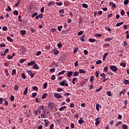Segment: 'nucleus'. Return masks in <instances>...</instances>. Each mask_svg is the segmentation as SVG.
Listing matches in <instances>:
<instances>
[{
	"label": "nucleus",
	"mask_w": 129,
	"mask_h": 129,
	"mask_svg": "<svg viewBox=\"0 0 129 129\" xmlns=\"http://www.w3.org/2000/svg\"><path fill=\"white\" fill-rule=\"evenodd\" d=\"M54 97L55 98H57V99H58L59 98H61L62 97V96L59 93H54Z\"/></svg>",
	"instance_id": "obj_1"
},
{
	"label": "nucleus",
	"mask_w": 129,
	"mask_h": 129,
	"mask_svg": "<svg viewBox=\"0 0 129 129\" xmlns=\"http://www.w3.org/2000/svg\"><path fill=\"white\" fill-rule=\"evenodd\" d=\"M110 69H111L112 71H113V72H116V71H117V68L114 66H111L110 67Z\"/></svg>",
	"instance_id": "obj_2"
},
{
	"label": "nucleus",
	"mask_w": 129,
	"mask_h": 129,
	"mask_svg": "<svg viewBox=\"0 0 129 129\" xmlns=\"http://www.w3.org/2000/svg\"><path fill=\"white\" fill-rule=\"evenodd\" d=\"M27 72L29 74V75L30 76V77H31V78H33V77L35 76V74H33V72H31V70H29L27 71Z\"/></svg>",
	"instance_id": "obj_3"
},
{
	"label": "nucleus",
	"mask_w": 129,
	"mask_h": 129,
	"mask_svg": "<svg viewBox=\"0 0 129 129\" xmlns=\"http://www.w3.org/2000/svg\"><path fill=\"white\" fill-rule=\"evenodd\" d=\"M99 119H100V117H98V118H96L95 120L96 121V122H95V125H98V124H99L100 121H99Z\"/></svg>",
	"instance_id": "obj_4"
},
{
	"label": "nucleus",
	"mask_w": 129,
	"mask_h": 129,
	"mask_svg": "<svg viewBox=\"0 0 129 129\" xmlns=\"http://www.w3.org/2000/svg\"><path fill=\"white\" fill-rule=\"evenodd\" d=\"M35 63H36V61H35V60L31 61L27 63V66H32V65H34Z\"/></svg>",
	"instance_id": "obj_5"
},
{
	"label": "nucleus",
	"mask_w": 129,
	"mask_h": 129,
	"mask_svg": "<svg viewBox=\"0 0 129 129\" xmlns=\"http://www.w3.org/2000/svg\"><path fill=\"white\" fill-rule=\"evenodd\" d=\"M48 105L49 107H50V108H54V103L49 102L48 103Z\"/></svg>",
	"instance_id": "obj_6"
},
{
	"label": "nucleus",
	"mask_w": 129,
	"mask_h": 129,
	"mask_svg": "<svg viewBox=\"0 0 129 129\" xmlns=\"http://www.w3.org/2000/svg\"><path fill=\"white\" fill-rule=\"evenodd\" d=\"M78 122L80 124H82V123H84V120H83L82 117H81L80 119L79 120Z\"/></svg>",
	"instance_id": "obj_7"
},
{
	"label": "nucleus",
	"mask_w": 129,
	"mask_h": 129,
	"mask_svg": "<svg viewBox=\"0 0 129 129\" xmlns=\"http://www.w3.org/2000/svg\"><path fill=\"white\" fill-rule=\"evenodd\" d=\"M44 109V106L41 105L39 108H38L37 111H38L39 113H41V110Z\"/></svg>",
	"instance_id": "obj_8"
},
{
	"label": "nucleus",
	"mask_w": 129,
	"mask_h": 129,
	"mask_svg": "<svg viewBox=\"0 0 129 129\" xmlns=\"http://www.w3.org/2000/svg\"><path fill=\"white\" fill-rule=\"evenodd\" d=\"M52 50L53 51L54 55H57V54H59V50H58L57 49H52Z\"/></svg>",
	"instance_id": "obj_9"
},
{
	"label": "nucleus",
	"mask_w": 129,
	"mask_h": 129,
	"mask_svg": "<svg viewBox=\"0 0 129 129\" xmlns=\"http://www.w3.org/2000/svg\"><path fill=\"white\" fill-rule=\"evenodd\" d=\"M44 121H45L44 126L47 127V126H48V124H49V123H50V122L49 121V120L47 119H44Z\"/></svg>",
	"instance_id": "obj_10"
},
{
	"label": "nucleus",
	"mask_w": 129,
	"mask_h": 129,
	"mask_svg": "<svg viewBox=\"0 0 129 129\" xmlns=\"http://www.w3.org/2000/svg\"><path fill=\"white\" fill-rule=\"evenodd\" d=\"M65 83H66V81L63 80L60 83L61 86H65Z\"/></svg>",
	"instance_id": "obj_11"
},
{
	"label": "nucleus",
	"mask_w": 129,
	"mask_h": 129,
	"mask_svg": "<svg viewBox=\"0 0 129 129\" xmlns=\"http://www.w3.org/2000/svg\"><path fill=\"white\" fill-rule=\"evenodd\" d=\"M119 94L120 96L121 95V94H123V95H124V94H125V89L122 90L119 93Z\"/></svg>",
	"instance_id": "obj_12"
},
{
	"label": "nucleus",
	"mask_w": 129,
	"mask_h": 129,
	"mask_svg": "<svg viewBox=\"0 0 129 129\" xmlns=\"http://www.w3.org/2000/svg\"><path fill=\"white\" fill-rule=\"evenodd\" d=\"M72 74H73V72L72 71L69 72L67 74L68 77H71V76H72Z\"/></svg>",
	"instance_id": "obj_13"
},
{
	"label": "nucleus",
	"mask_w": 129,
	"mask_h": 129,
	"mask_svg": "<svg viewBox=\"0 0 129 129\" xmlns=\"http://www.w3.org/2000/svg\"><path fill=\"white\" fill-rule=\"evenodd\" d=\"M33 68L34 69H40V67H38V64H33Z\"/></svg>",
	"instance_id": "obj_14"
},
{
	"label": "nucleus",
	"mask_w": 129,
	"mask_h": 129,
	"mask_svg": "<svg viewBox=\"0 0 129 129\" xmlns=\"http://www.w3.org/2000/svg\"><path fill=\"white\" fill-rule=\"evenodd\" d=\"M27 93H28V87H26V88H25L23 94L24 95H27Z\"/></svg>",
	"instance_id": "obj_15"
},
{
	"label": "nucleus",
	"mask_w": 129,
	"mask_h": 129,
	"mask_svg": "<svg viewBox=\"0 0 129 129\" xmlns=\"http://www.w3.org/2000/svg\"><path fill=\"white\" fill-rule=\"evenodd\" d=\"M102 79H103V82H106V81H107V80H109V78H101V80H102Z\"/></svg>",
	"instance_id": "obj_16"
},
{
	"label": "nucleus",
	"mask_w": 129,
	"mask_h": 129,
	"mask_svg": "<svg viewBox=\"0 0 129 129\" xmlns=\"http://www.w3.org/2000/svg\"><path fill=\"white\" fill-rule=\"evenodd\" d=\"M89 41L91 43H94V42H95L96 40H95V39H92V38H90L89 39Z\"/></svg>",
	"instance_id": "obj_17"
},
{
	"label": "nucleus",
	"mask_w": 129,
	"mask_h": 129,
	"mask_svg": "<svg viewBox=\"0 0 129 129\" xmlns=\"http://www.w3.org/2000/svg\"><path fill=\"white\" fill-rule=\"evenodd\" d=\"M55 4V2H54V1H50L49 3H48L47 7H50V5H54Z\"/></svg>",
	"instance_id": "obj_18"
},
{
	"label": "nucleus",
	"mask_w": 129,
	"mask_h": 129,
	"mask_svg": "<svg viewBox=\"0 0 129 129\" xmlns=\"http://www.w3.org/2000/svg\"><path fill=\"white\" fill-rule=\"evenodd\" d=\"M93 80H94V76H91L90 77V82H93Z\"/></svg>",
	"instance_id": "obj_19"
},
{
	"label": "nucleus",
	"mask_w": 129,
	"mask_h": 129,
	"mask_svg": "<svg viewBox=\"0 0 129 129\" xmlns=\"http://www.w3.org/2000/svg\"><path fill=\"white\" fill-rule=\"evenodd\" d=\"M32 89L33 90H35L36 91H38V90H39V89L38 88V87L37 86H33L32 87Z\"/></svg>",
	"instance_id": "obj_20"
},
{
	"label": "nucleus",
	"mask_w": 129,
	"mask_h": 129,
	"mask_svg": "<svg viewBox=\"0 0 129 129\" xmlns=\"http://www.w3.org/2000/svg\"><path fill=\"white\" fill-rule=\"evenodd\" d=\"M83 8H85V9H87L88 8V6L86 4H82Z\"/></svg>",
	"instance_id": "obj_21"
},
{
	"label": "nucleus",
	"mask_w": 129,
	"mask_h": 129,
	"mask_svg": "<svg viewBox=\"0 0 129 129\" xmlns=\"http://www.w3.org/2000/svg\"><path fill=\"white\" fill-rule=\"evenodd\" d=\"M78 75H79V73L78 72H75L74 73V76L75 77H76V76H78Z\"/></svg>",
	"instance_id": "obj_22"
},
{
	"label": "nucleus",
	"mask_w": 129,
	"mask_h": 129,
	"mask_svg": "<svg viewBox=\"0 0 129 129\" xmlns=\"http://www.w3.org/2000/svg\"><path fill=\"white\" fill-rule=\"evenodd\" d=\"M121 25H123V22H120V23H118L116 25V27H119V26H121Z\"/></svg>",
	"instance_id": "obj_23"
},
{
	"label": "nucleus",
	"mask_w": 129,
	"mask_h": 129,
	"mask_svg": "<svg viewBox=\"0 0 129 129\" xmlns=\"http://www.w3.org/2000/svg\"><path fill=\"white\" fill-rule=\"evenodd\" d=\"M107 56V53L106 52L104 54L103 56V60H105V58H106V56Z\"/></svg>",
	"instance_id": "obj_24"
},
{
	"label": "nucleus",
	"mask_w": 129,
	"mask_h": 129,
	"mask_svg": "<svg viewBox=\"0 0 129 129\" xmlns=\"http://www.w3.org/2000/svg\"><path fill=\"white\" fill-rule=\"evenodd\" d=\"M21 77H22V78H23V79H26V75H25V74H24V73H22L21 74Z\"/></svg>",
	"instance_id": "obj_25"
},
{
	"label": "nucleus",
	"mask_w": 129,
	"mask_h": 129,
	"mask_svg": "<svg viewBox=\"0 0 129 129\" xmlns=\"http://www.w3.org/2000/svg\"><path fill=\"white\" fill-rule=\"evenodd\" d=\"M7 40H8V41H10V42H11L14 41V40H13V39H12V38H11V37H8Z\"/></svg>",
	"instance_id": "obj_26"
},
{
	"label": "nucleus",
	"mask_w": 129,
	"mask_h": 129,
	"mask_svg": "<svg viewBox=\"0 0 129 129\" xmlns=\"http://www.w3.org/2000/svg\"><path fill=\"white\" fill-rule=\"evenodd\" d=\"M96 108L98 111H99V104L98 103L96 104Z\"/></svg>",
	"instance_id": "obj_27"
},
{
	"label": "nucleus",
	"mask_w": 129,
	"mask_h": 129,
	"mask_svg": "<svg viewBox=\"0 0 129 129\" xmlns=\"http://www.w3.org/2000/svg\"><path fill=\"white\" fill-rule=\"evenodd\" d=\"M13 14L15 15L16 16H18L19 15V12H18V11L17 10H15L13 13Z\"/></svg>",
	"instance_id": "obj_28"
},
{
	"label": "nucleus",
	"mask_w": 129,
	"mask_h": 129,
	"mask_svg": "<svg viewBox=\"0 0 129 129\" xmlns=\"http://www.w3.org/2000/svg\"><path fill=\"white\" fill-rule=\"evenodd\" d=\"M65 108H66V106H62L61 107H60L59 109V111H62V110L63 109H65Z\"/></svg>",
	"instance_id": "obj_29"
},
{
	"label": "nucleus",
	"mask_w": 129,
	"mask_h": 129,
	"mask_svg": "<svg viewBox=\"0 0 129 129\" xmlns=\"http://www.w3.org/2000/svg\"><path fill=\"white\" fill-rule=\"evenodd\" d=\"M62 28H63V26L62 25H61L60 26H58L57 27L58 31H59V32H61V29H62Z\"/></svg>",
	"instance_id": "obj_30"
},
{
	"label": "nucleus",
	"mask_w": 129,
	"mask_h": 129,
	"mask_svg": "<svg viewBox=\"0 0 129 129\" xmlns=\"http://www.w3.org/2000/svg\"><path fill=\"white\" fill-rule=\"evenodd\" d=\"M112 40V38L108 37L105 39V41L106 42L107 41H111Z\"/></svg>",
	"instance_id": "obj_31"
},
{
	"label": "nucleus",
	"mask_w": 129,
	"mask_h": 129,
	"mask_svg": "<svg viewBox=\"0 0 129 129\" xmlns=\"http://www.w3.org/2000/svg\"><path fill=\"white\" fill-rule=\"evenodd\" d=\"M20 32H21V35H22V36H24V35L26 34V30H21Z\"/></svg>",
	"instance_id": "obj_32"
},
{
	"label": "nucleus",
	"mask_w": 129,
	"mask_h": 129,
	"mask_svg": "<svg viewBox=\"0 0 129 129\" xmlns=\"http://www.w3.org/2000/svg\"><path fill=\"white\" fill-rule=\"evenodd\" d=\"M120 65V66H122V67H123V68H124V67H125V66H126V64L125 63H123V62H121Z\"/></svg>",
	"instance_id": "obj_33"
},
{
	"label": "nucleus",
	"mask_w": 129,
	"mask_h": 129,
	"mask_svg": "<svg viewBox=\"0 0 129 129\" xmlns=\"http://www.w3.org/2000/svg\"><path fill=\"white\" fill-rule=\"evenodd\" d=\"M95 75L96 77L98 78V76H99V72L96 71V72H95Z\"/></svg>",
	"instance_id": "obj_34"
},
{
	"label": "nucleus",
	"mask_w": 129,
	"mask_h": 129,
	"mask_svg": "<svg viewBox=\"0 0 129 129\" xmlns=\"http://www.w3.org/2000/svg\"><path fill=\"white\" fill-rule=\"evenodd\" d=\"M122 128H123V129H127V128H128L127 125H126V124H123V125H122Z\"/></svg>",
	"instance_id": "obj_35"
},
{
	"label": "nucleus",
	"mask_w": 129,
	"mask_h": 129,
	"mask_svg": "<svg viewBox=\"0 0 129 129\" xmlns=\"http://www.w3.org/2000/svg\"><path fill=\"white\" fill-rule=\"evenodd\" d=\"M79 73H83V74H84V73H86V72H85V71H84V70H82V69H80V70H79Z\"/></svg>",
	"instance_id": "obj_36"
},
{
	"label": "nucleus",
	"mask_w": 129,
	"mask_h": 129,
	"mask_svg": "<svg viewBox=\"0 0 129 129\" xmlns=\"http://www.w3.org/2000/svg\"><path fill=\"white\" fill-rule=\"evenodd\" d=\"M65 73V71H62L61 72H59L58 74V76L62 75Z\"/></svg>",
	"instance_id": "obj_37"
},
{
	"label": "nucleus",
	"mask_w": 129,
	"mask_h": 129,
	"mask_svg": "<svg viewBox=\"0 0 129 129\" xmlns=\"http://www.w3.org/2000/svg\"><path fill=\"white\" fill-rule=\"evenodd\" d=\"M20 3H21V1L18 0V2L15 5V7H18L20 5Z\"/></svg>",
	"instance_id": "obj_38"
},
{
	"label": "nucleus",
	"mask_w": 129,
	"mask_h": 129,
	"mask_svg": "<svg viewBox=\"0 0 129 129\" xmlns=\"http://www.w3.org/2000/svg\"><path fill=\"white\" fill-rule=\"evenodd\" d=\"M101 36H102V34L99 33H97L95 35V37H98L99 38V37H101Z\"/></svg>",
	"instance_id": "obj_39"
},
{
	"label": "nucleus",
	"mask_w": 129,
	"mask_h": 129,
	"mask_svg": "<svg viewBox=\"0 0 129 129\" xmlns=\"http://www.w3.org/2000/svg\"><path fill=\"white\" fill-rule=\"evenodd\" d=\"M10 100L11 101H14L15 100V96H13V95L11 96Z\"/></svg>",
	"instance_id": "obj_40"
},
{
	"label": "nucleus",
	"mask_w": 129,
	"mask_h": 129,
	"mask_svg": "<svg viewBox=\"0 0 129 129\" xmlns=\"http://www.w3.org/2000/svg\"><path fill=\"white\" fill-rule=\"evenodd\" d=\"M37 15H38V13L35 12V13L33 14V15H32V18H35V17H36V16H37Z\"/></svg>",
	"instance_id": "obj_41"
},
{
	"label": "nucleus",
	"mask_w": 129,
	"mask_h": 129,
	"mask_svg": "<svg viewBox=\"0 0 129 129\" xmlns=\"http://www.w3.org/2000/svg\"><path fill=\"white\" fill-rule=\"evenodd\" d=\"M123 83H124V84H129V81H128V80H125L123 81Z\"/></svg>",
	"instance_id": "obj_42"
},
{
	"label": "nucleus",
	"mask_w": 129,
	"mask_h": 129,
	"mask_svg": "<svg viewBox=\"0 0 129 129\" xmlns=\"http://www.w3.org/2000/svg\"><path fill=\"white\" fill-rule=\"evenodd\" d=\"M6 11L7 12H11V11H12V8H11V7L10 6H8Z\"/></svg>",
	"instance_id": "obj_43"
},
{
	"label": "nucleus",
	"mask_w": 129,
	"mask_h": 129,
	"mask_svg": "<svg viewBox=\"0 0 129 129\" xmlns=\"http://www.w3.org/2000/svg\"><path fill=\"white\" fill-rule=\"evenodd\" d=\"M75 81H76V78H74L73 80H72V83L74 85H75Z\"/></svg>",
	"instance_id": "obj_44"
},
{
	"label": "nucleus",
	"mask_w": 129,
	"mask_h": 129,
	"mask_svg": "<svg viewBox=\"0 0 129 129\" xmlns=\"http://www.w3.org/2000/svg\"><path fill=\"white\" fill-rule=\"evenodd\" d=\"M101 89H102V87H101L99 89H97L95 91L96 92H99V91H100Z\"/></svg>",
	"instance_id": "obj_45"
},
{
	"label": "nucleus",
	"mask_w": 129,
	"mask_h": 129,
	"mask_svg": "<svg viewBox=\"0 0 129 129\" xmlns=\"http://www.w3.org/2000/svg\"><path fill=\"white\" fill-rule=\"evenodd\" d=\"M41 54H42V52L40 51H39L36 53V56H40V55H41Z\"/></svg>",
	"instance_id": "obj_46"
},
{
	"label": "nucleus",
	"mask_w": 129,
	"mask_h": 129,
	"mask_svg": "<svg viewBox=\"0 0 129 129\" xmlns=\"http://www.w3.org/2000/svg\"><path fill=\"white\" fill-rule=\"evenodd\" d=\"M105 29L106 31H108V32H111V29L110 28L105 27Z\"/></svg>",
	"instance_id": "obj_47"
},
{
	"label": "nucleus",
	"mask_w": 129,
	"mask_h": 129,
	"mask_svg": "<svg viewBox=\"0 0 129 129\" xmlns=\"http://www.w3.org/2000/svg\"><path fill=\"white\" fill-rule=\"evenodd\" d=\"M100 76H101V77H103V78H105V77H106V75H105L104 73L101 74Z\"/></svg>",
	"instance_id": "obj_48"
},
{
	"label": "nucleus",
	"mask_w": 129,
	"mask_h": 129,
	"mask_svg": "<svg viewBox=\"0 0 129 129\" xmlns=\"http://www.w3.org/2000/svg\"><path fill=\"white\" fill-rule=\"evenodd\" d=\"M47 86H48V85L47 84V83H45L43 84V88H44V89H46V88H47Z\"/></svg>",
	"instance_id": "obj_49"
},
{
	"label": "nucleus",
	"mask_w": 129,
	"mask_h": 129,
	"mask_svg": "<svg viewBox=\"0 0 129 129\" xmlns=\"http://www.w3.org/2000/svg\"><path fill=\"white\" fill-rule=\"evenodd\" d=\"M56 5H57V6H62V5H63V4H62V2H59V3L56 2Z\"/></svg>",
	"instance_id": "obj_50"
},
{
	"label": "nucleus",
	"mask_w": 129,
	"mask_h": 129,
	"mask_svg": "<svg viewBox=\"0 0 129 129\" xmlns=\"http://www.w3.org/2000/svg\"><path fill=\"white\" fill-rule=\"evenodd\" d=\"M83 34V31H81L78 33V36H81Z\"/></svg>",
	"instance_id": "obj_51"
},
{
	"label": "nucleus",
	"mask_w": 129,
	"mask_h": 129,
	"mask_svg": "<svg viewBox=\"0 0 129 129\" xmlns=\"http://www.w3.org/2000/svg\"><path fill=\"white\" fill-rule=\"evenodd\" d=\"M57 92H61V91H63V89L61 88H59L57 89Z\"/></svg>",
	"instance_id": "obj_52"
},
{
	"label": "nucleus",
	"mask_w": 129,
	"mask_h": 129,
	"mask_svg": "<svg viewBox=\"0 0 129 129\" xmlns=\"http://www.w3.org/2000/svg\"><path fill=\"white\" fill-rule=\"evenodd\" d=\"M12 72L13 73L12 74V75H14V74H17V71L16 70H13Z\"/></svg>",
	"instance_id": "obj_53"
},
{
	"label": "nucleus",
	"mask_w": 129,
	"mask_h": 129,
	"mask_svg": "<svg viewBox=\"0 0 129 129\" xmlns=\"http://www.w3.org/2000/svg\"><path fill=\"white\" fill-rule=\"evenodd\" d=\"M57 47L58 48H61L62 47V44L61 43H58L57 44Z\"/></svg>",
	"instance_id": "obj_54"
},
{
	"label": "nucleus",
	"mask_w": 129,
	"mask_h": 129,
	"mask_svg": "<svg viewBox=\"0 0 129 129\" xmlns=\"http://www.w3.org/2000/svg\"><path fill=\"white\" fill-rule=\"evenodd\" d=\"M74 106H75L74 103H72L70 105V107H71L72 108H74Z\"/></svg>",
	"instance_id": "obj_55"
},
{
	"label": "nucleus",
	"mask_w": 129,
	"mask_h": 129,
	"mask_svg": "<svg viewBox=\"0 0 129 129\" xmlns=\"http://www.w3.org/2000/svg\"><path fill=\"white\" fill-rule=\"evenodd\" d=\"M128 0H125V1H124V5H125V6H126V5L128 4Z\"/></svg>",
	"instance_id": "obj_56"
},
{
	"label": "nucleus",
	"mask_w": 129,
	"mask_h": 129,
	"mask_svg": "<svg viewBox=\"0 0 129 129\" xmlns=\"http://www.w3.org/2000/svg\"><path fill=\"white\" fill-rule=\"evenodd\" d=\"M120 14H121V16H123L124 15V14H125V12H124V11L122 10L120 12Z\"/></svg>",
	"instance_id": "obj_57"
},
{
	"label": "nucleus",
	"mask_w": 129,
	"mask_h": 129,
	"mask_svg": "<svg viewBox=\"0 0 129 129\" xmlns=\"http://www.w3.org/2000/svg\"><path fill=\"white\" fill-rule=\"evenodd\" d=\"M119 124H121V121H119V122H118L115 124V126H118V125H119Z\"/></svg>",
	"instance_id": "obj_58"
},
{
	"label": "nucleus",
	"mask_w": 129,
	"mask_h": 129,
	"mask_svg": "<svg viewBox=\"0 0 129 129\" xmlns=\"http://www.w3.org/2000/svg\"><path fill=\"white\" fill-rule=\"evenodd\" d=\"M46 96H47V94H46V93L42 95V99H45V97H46Z\"/></svg>",
	"instance_id": "obj_59"
},
{
	"label": "nucleus",
	"mask_w": 129,
	"mask_h": 129,
	"mask_svg": "<svg viewBox=\"0 0 129 129\" xmlns=\"http://www.w3.org/2000/svg\"><path fill=\"white\" fill-rule=\"evenodd\" d=\"M101 62H102L101 60H99L96 61V64L98 65V64H101Z\"/></svg>",
	"instance_id": "obj_60"
},
{
	"label": "nucleus",
	"mask_w": 129,
	"mask_h": 129,
	"mask_svg": "<svg viewBox=\"0 0 129 129\" xmlns=\"http://www.w3.org/2000/svg\"><path fill=\"white\" fill-rule=\"evenodd\" d=\"M3 31H7V30H8V27H7V26H4L3 27Z\"/></svg>",
	"instance_id": "obj_61"
},
{
	"label": "nucleus",
	"mask_w": 129,
	"mask_h": 129,
	"mask_svg": "<svg viewBox=\"0 0 129 129\" xmlns=\"http://www.w3.org/2000/svg\"><path fill=\"white\" fill-rule=\"evenodd\" d=\"M45 114H46L45 113H42V114H41V117H42L43 118H45Z\"/></svg>",
	"instance_id": "obj_62"
},
{
	"label": "nucleus",
	"mask_w": 129,
	"mask_h": 129,
	"mask_svg": "<svg viewBox=\"0 0 129 129\" xmlns=\"http://www.w3.org/2000/svg\"><path fill=\"white\" fill-rule=\"evenodd\" d=\"M37 129H43V125H40L37 126Z\"/></svg>",
	"instance_id": "obj_63"
},
{
	"label": "nucleus",
	"mask_w": 129,
	"mask_h": 129,
	"mask_svg": "<svg viewBox=\"0 0 129 129\" xmlns=\"http://www.w3.org/2000/svg\"><path fill=\"white\" fill-rule=\"evenodd\" d=\"M35 96H37V93H32V97H35Z\"/></svg>",
	"instance_id": "obj_64"
}]
</instances>
